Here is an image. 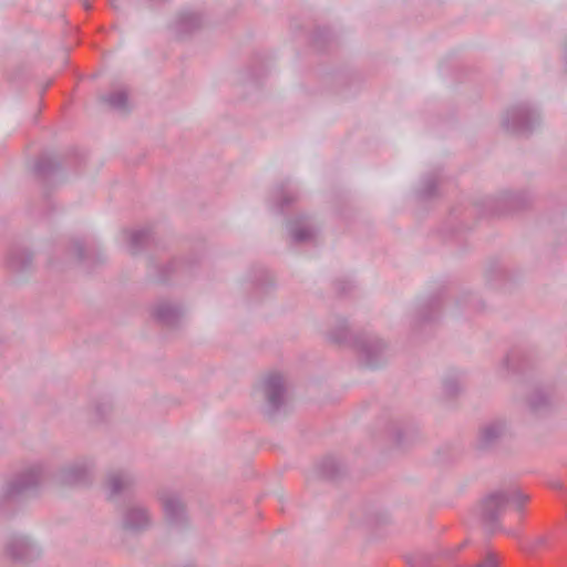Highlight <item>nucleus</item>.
Listing matches in <instances>:
<instances>
[{
  "instance_id": "f257e3e1",
  "label": "nucleus",
  "mask_w": 567,
  "mask_h": 567,
  "mask_svg": "<svg viewBox=\"0 0 567 567\" xmlns=\"http://www.w3.org/2000/svg\"><path fill=\"white\" fill-rule=\"evenodd\" d=\"M45 476L42 463H33L17 473L12 480L0 488V511L27 493L34 492Z\"/></svg>"
},
{
  "instance_id": "f03ea898",
  "label": "nucleus",
  "mask_w": 567,
  "mask_h": 567,
  "mask_svg": "<svg viewBox=\"0 0 567 567\" xmlns=\"http://www.w3.org/2000/svg\"><path fill=\"white\" fill-rule=\"evenodd\" d=\"M527 499L528 496L517 488L493 492L480 505L481 518L485 526L493 532L507 504H512L519 511Z\"/></svg>"
},
{
  "instance_id": "7ed1b4c3",
  "label": "nucleus",
  "mask_w": 567,
  "mask_h": 567,
  "mask_svg": "<svg viewBox=\"0 0 567 567\" xmlns=\"http://www.w3.org/2000/svg\"><path fill=\"white\" fill-rule=\"evenodd\" d=\"M540 123V113L528 102L514 104L502 115V126L514 134H529L539 126Z\"/></svg>"
},
{
  "instance_id": "20e7f679",
  "label": "nucleus",
  "mask_w": 567,
  "mask_h": 567,
  "mask_svg": "<svg viewBox=\"0 0 567 567\" xmlns=\"http://www.w3.org/2000/svg\"><path fill=\"white\" fill-rule=\"evenodd\" d=\"M353 348L360 360L370 368H377L383 363L389 353L388 344L372 333L355 336L353 339Z\"/></svg>"
},
{
  "instance_id": "39448f33",
  "label": "nucleus",
  "mask_w": 567,
  "mask_h": 567,
  "mask_svg": "<svg viewBox=\"0 0 567 567\" xmlns=\"http://www.w3.org/2000/svg\"><path fill=\"white\" fill-rule=\"evenodd\" d=\"M121 525L128 533L141 534L152 527L153 515L145 504L132 499L122 508Z\"/></svg>"
},
{
  "instance_id": "423d86ee",
  "label": "nucleus",
  "mask_w": 567,
  "mask_h": 567,
  "mask_svg": "<svg viewBox=\"0 0 567 567\" xmlns=\"http://www.w3.org/2000/svg\"><path fill=\"white\" fill-rule=\"evenodd\" d=\"M94 458L81 456L61 466L55 477L65 485H81L89 483L94 477Z\"/></svg>"
},
{
  "instance_id": "0eeeda50",
  "label": "nucleus",
  "mask_w": 567,
  "mask_h": 567,
  "mask_svg": "<svg viewBox=\"0 0 567 567\" xmlns=\"http://www.w3.org/2000/svg\"><path fill=\"white\" fill-rule=\"evenodd\" d=\"M260 392L266 402V413L275 414L285 403L286 384L284 377L279 373L267 375L260 384Z\"/></svg>"
},
{
  "instance_id": "6e6552de",
  "label": "nucleus",
  "mask_w": 567,
  "mask_h": 567,
  "mask_svg": "<svg viewBox=\"0 0 567 567\" xmlns=\"http://www.w3.org/2000/svg\"><path fill=\"white\" fill-rule=\"evenodd\" d=\"M6 553L16 561L29 563L41 555V548L29 536L14 535L7 542Z\"/></svg>"
},
{
  "instance_id": "1a4fd4ad",
  "label": "nucleus",
  "mask_w": 567,
  "mask_h": 567,
  "mask_svg": "<svg viewBox=\"0 0 567 567\" xmlns=\"http://www.w3.org/2000/svg\"><path fill=\"white\" fill-rule=\"evenodd\" d=\"M508 433V426L503 420H493L480 429L476 446L481 451L489 450L499 443Z\"/></svg>"
},
{
  "instance_id": "9d476101",
  "label": "nucleus",
  "mask_w": 567,
  "mask_h": 567,
  "mask_svg": "<svg viewBox=\"0 0 567 567\" xmlns=\"http://www.w3.org/2000/svg\"><path fill=\"white\" fill-rule=\"evenodd\" d=\"M164 515L173 526H182L186 522V508L181 496L175 492H163L159 496Z\"/></svg>"
},
{
  "instance_id": "9b49d317",
  "label": "nucleus",
  "mask_w": 567,
  "mask_h": 567,
  "mask_svg": "<svg viewBox=\"0 0 567 567\" xmlns=\"http://www.w3.org/2000/svg\"><path fill=\"white\" fill-rule=\"evenodd\" d=\"M134 475L128 471L110 472L106 478V491L110 498L116 497L131 488Z\"/></svg>"
},
{
  "instance_id": "f8f14e48",
  "label": "nucleus",
  "mask_w": 567,
  "mask_h": 567,
  "mask_svg": "<svg viewBox=\"0 0 567 567\" xmlns=\"http://www.w3.org/2000/svg\"><path fill=\"white\" fill-rule=\"evenodd\" d=\"M289 234L295 243H308L316 236V229L308 217L301 216L290 221Z\"/></svg>"
},
{
  "instance_id": "ddd939ff",
  "label": "nucleus",
  "mask_w": 567,
  "mask_h": 567,
  "mask_svg": "<svg viewBox=\"0 0 567 567\" xmlns=\"http://www.w3.org/2000/svg\"><path fill=\"white\" fill-rule=\"evenodd\" d=\"M150 238V230L147 228L125 229L121 233V240L125 249L132 254H138Z\"/></svg>"
},
{
  "instance_id": "4468645a",
  "label": "nucleus",
  "mask_w": 567,
  "mask_h": 567,
  "mask_svg": "<svg viewBox=\"0 0 567 567\" xmlns=\"http://www.w3.org/2000/svg\"><path fill=\"white\" fill-rule=\"evenodd\" d=\"M153 315L163 324L174 326L182 318L183 309L176 303L169 301H161L155 306Z\"/></svg>"
},
{
  "instance_id": "2eb2a0df",
  "label": "nucleus",
  "mask_w": 567,
  "mask_h": 567,
  "mask_svg": "<svg viewBox=\"0 0 567 567\" xmlns=\"http://www.w3.org/2000/svg\"><path fill=\"white\" fill-rule=\"evenodd\" d=\"M203 23L202 16L194 10H184L178 13L174 21V30L179 34L190 33Z\"/></svg>"
},
{
  "instance_id": "dca6fc26",
  "label": "nucleus",
  "mask_w": 567,
  "mask_h": 567,
  "mask_svg": "<svg viewBox=\"0 0 567 567\" xmlns=\"http://www.w3.org/2000/svg\"><path fill=\"white\" fill-rule=\"evenodd\" d=\"M8 266L13 271L27 270L32 264V255L24 248H14L8 256Z\"/></svg>"
},
{
  "instance_id": "f3484780",
  "label": "nucleus",
  "mask_w": 567,
  "mask_h": 567,
  "mask_svg": "<svg viewBox=\"0 0 567 567\" xmlns=\"http://www.w3.org/2000/svg\"><path fill=\"white\" fill-rule=\"evenodd\" d=\"M523 205L522 195L513 192H506L501 195L497 199L496 207L494 208L495 213H503L505 210H512L519 208Z\"/></svg>"
},
{
  "instance_id": "a211bd4d",
  "label": "nucleus",
  "mask_w": 567,
  "mask_h": 567,
  "mask_svg": "<svg viewBox=\"0 0 567 567\" xmlns=\"http://www.w3.org/2000/svg\"><path fill=\"white\" fill-rule=\"evenodd\" d=\"M103 101L113 110L125 112L127 110V93L124 90H116L103 96Z\"/></svg>"
},
{
  "instance_id": "6ab92c4d",
  "label": "nucleus",
  "mask_w": 567,
  "mask_h": 567,
  "mask_svg": "<svg viewBox=\"0 0 567 567\" xmlns=\"http://www.w3.org/2000/svg\"><path fill=\"white\" fill-rule=\"evenodd\" d=\"M528 404L533 411L539 412L549 406L550 398L547 392L536 390L530 394Z\"/></svg>"
},
{
  "instance_id": "aec40b11",
  "label": "nucleus",
  "mask_w": 567,
  "mask_h": 567,
  "mask_svg": "<svg viewBox=\"0 0 567 567\" xmlns=\"http://www.w3.org/2000/svg\"><path fill=\"white\" fill-rule=\"evenodd\" d=\"M275 200L277 202L278 210H282L286 206L290 205L296 199V195L285 187H280L275 192Z\"/></svg>"
},
{
  "instance_id": "412c9836",
  "label": "nucleus",
  "mask_w": 567,
  "mask_h": 567,
  "mask_svg": "<svg viewBox=\"0 0 567 567\" xmlns=\"http://www.w3.org/2000/svg\"><path fill=\"white\" fill-rule=\"evenodd\" d=\"M348 338V327L344 320H339L337 326L329 331V339L337 343L346 342Z\"/></svg>"
},
{
  "instance_id": "4be33fe9",
  "label": "nucleus",
  "mask_w": 567,
  "mask_h": 567,
  "mask_svg": "<svg viewBox=\"0 0 567 567\" xmlns=\"http://www.w3.org/2000/svg\"><path fill=\"white\" fill-rule=\"evenodd\" d=\"M56 161L49 155L41 156L35 163V171L40 174H48L54 169Z\"/></svg>"
},
{
  "instance_id": "5701e85b",
  "label": "nucleus",
  "mask_w": 567,
  "mask_h": 567,
  "mask_svg": "<svg viewBox=\"0 0 567 567\" xmlns=\"http://www.w3.org/2000/svg\"><path fill=\"white\" fill-rule=\"evenodd\" d=\"M436 189V177L435 176H426L422 181V185L420 188V194L424 198H430L435 195Z\"/></svg>"
},
{
  "instance_id": "b1692460",
  "label": "nucleus",
  "mask_w": 567,
  "mask_h": 567,
  "mask_svg": "<svg viewBox=\"0 0 567 567\" xmlns=\"http://www.w3.org/2000/svg\"><path fill=\"white\" fill-rule=\"evenodd\" d=\"M474 567H498V559L495 553L488 551L486 556Z\"/></svg>"
},
{
  "instance_id": "393cba45",
  "label": "nucleus",
  "mask_w": 567,
  "mask_h": 567,
  "mask_svg": "<svg viewBox=\"0 0 567 567\" xmlns=\"http://www.w3.org/2000/svg\"><path fill=\"white\" fill-rule=\"evenodd\" d=\"M72 250H73L74 255L76 256V258H79V259L83 258V256H84V246H83L82 241H80V240L73 241Z\"/></svg>"
},
{
  "instance_id": "a878e982",
  "label": "nucleus",
  "mask_w": 567,
  "mask_h": 567,
  "mask_svg": "<svg viewBox=\"0 0 567 567\" xmlns=\"http://www.w3.org/2000/svg\"><path fill=\"white\" fill-rule=\"evenodd\" d=\"M326 465H329V466L331 467V468H329V470H328V468H327V470H324L326 474H328V475H333V474H334V465H336V464H334V461L329 460V461H327V462H326Z\"/></svg>"
},
{
  "instance_id": "bb28decb",
  "label": "nucleus",
  "mask_w": 567,
  "mask_h": 567,
  "mask_svg": "<svg viewBox=\"0 0 567 567\" xmlns=\"http://www.w3.org/2000/svg\"><path fill=\"white\" fill-rule=\"evenodd\" d=\"M421 317H422V320H424V321L432 320L434 318L433 315L426 313L425 309L422 310Z\"/></svg>"
},
{
  "instance_id": "cd10ccee",
  "label": "nucleus",
  "mask_w": 567,
  "mask_h": 567,
  "mask_svg": "<svg viewBox=\"0 0 567 567\" xmlns=\"http://www.w3.org/2000/svg\"><path fill=\"white\" fill-rule=\"evenodd\" d=\"M563 60H564V64H565V66L567 69V41L565 42V45H564Z\"/></svg>"
},
{
  "instance_id": "c85d7f7f",
  "label": "nucleus",
  "mask_w": 567,
  "mask_h": 567,
  "mask_svg": "<svg viewBox=\"0 0 567 567\" xmlns=\"http://www.w3.org/2000/svg\"><path fill=\"white\" fill-rule=\"evenodd\" d=\"M439 308H440V307H439V303H437L436 301H435V302H433V303H431V305H429V309H430L431 311H435V312H437V311H439Z\"/></svg>"
},
{
  "instance_id": "c756f323",
  "label": "nucleus",
  "mask_w": 567,
  "mask_h": 567,
  "mask_svg": "<svg viewBox=\"0 0 567 567\" xmlns=\"http://www.w3.org/2000/svg\"><path fill=\"white\" fill-rule=\"evenodd\" d=\"M87 1H89V0H83V6L85 7V9H89V8H90V4H89V2H87ZM112 6H113V7H115L113 2H112Z\"/></svg>"
},
{
  "instance_id": "7c9ffc66",
  "label": "nucleus",
  "mask_w": 567,
  "mask_h": 567,
  "mask_svg": "<svg viewBox=\"0 0 567 567\" xmlns=\"http://www.w3.org/2000/svg\"><path fill=\"white\" fill-rule=\"evenodd\" d=\"M544 540H545V538L540 537V538L538 539V543H539V544H543V543H544Z\"/></svg>"
},
{
  "instance_id": "2f4dec72",
  "label": "nucleus",
  "mask_w": 567,
  "mask_h": 567,
  "mask_svg": "<svg viewBox=\"0 0 567 567\" xmlns=\"http://www.w3.org/2000/svg\"><path fill=\"white\" fill-rule=\"evenodd\" d=\"M504 363H505L506 365L508 364V358H506V359L504 360Z\"/></svg>"
}]
</instances>
